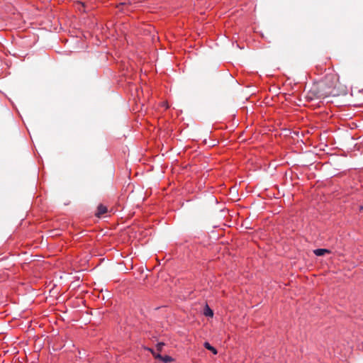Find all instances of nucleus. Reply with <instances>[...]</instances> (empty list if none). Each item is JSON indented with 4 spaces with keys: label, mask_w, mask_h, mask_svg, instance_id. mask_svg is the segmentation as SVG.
<instances>
[{
    "label": "nucleus",
    "mask_w": 363,
    "mask_h": 363,
    "mask_svg": "<svg viewBox=\"0 0 363 363\" xmlns=\"http://www.w3.org/2000/svg\"><path fill=\"white\" fill-rule=\"evenodd\" d=\"M359 210H360L361 211H363V206H361L359 207Z\"/></svg>",
    "instance_id": "obj_10"
},
{
    "label": "nucleus",
    "mask_w": 363,
    "mask_h": 363,
    "mask_svg": "<svg viewBox=\"0 0 363 363\" xmlns=\"http://www.w3.org/2000/svg\"><path fill=\"white\" fill-rule=\"evenodd\" d=\"M339 93L335 91V89L328 86L325 82H319L313 84L311 89L308 92L307 97L311 99H324L330 96H336Z\"/></svg>",
    "instance_id": "obj_1"
},
{
    "label": "nucleus",
    "mask_w": 363,
    "mask_h": 363,
    "mask_svg": "<svg viewBox=\"0 0 363 363\" xmlns=\"http://www.w3.org/2000/svg\"><path fill=\"white\" fill-rule=\"evenodd\" d=\"M203 314L206 315V316H208V317H213V311L209 308V306L208 305H206L204 309H203Z\"/></svg>",
    "instance_id": "obj_5"
},
{
    "label": "nucleus",
    "mask_w": 363,
    "mask_h": 363,
    "mask_svg": "<svg viewBox=\"0 0 363 363\" xmlns=\"http://www.w3.org/2000/svg\"><path fill=\"white\" fill-rule=\"evenodd\" d=\"M54 29H55V31H57V32H60V31L62 29H63V28H62V26H60L59 30H57L56 28H55Z\"/></svg>",
    "instance_id": "obj_9"
},
{
    "label": "nucleus",
    "mask_w": 363,
    "mask_h": 363,
    "mask_svg": "<svg viewBox=\"0 0 363 363\" xmlns=\"http://www.w3.org/2000/svg\"><path fill=\"white\" fill-rule=\"evenodd\" d=\"M106 212H107V208L105 206L100 204L97 208V212L95 213V215L97 217H101L102 215H104Z\"/></svg>",
    "instance_id": "obj_2"
},
{
    "label": "nucleus",
    "mask_w": 363,
    "mask_h": 363,
    "mask_svg": "<svg viewBox=\"0 0 363 363\" xmlns=\"http://www.w3.org/2000/svg\"><path fill=\"white\" fill-rule=\"evenodd\" d=\"M147 350H149L152 354V355L155 357V356H157V353H155V350L151 349V348H147ZM157 354H159L157 353Z\"/></svg>",
    "instance_id": "obj_8"
},
{
    "label": "nucleus",
    "mask_w": 363,
    "mask_h": 363,
    "mask_svg": "<svg viewBox=\"0 0 363 363\" xmlns=\"http://www.w3.org/2000/svg\"><path fill=\"white\" fill-rule=\"evenodd\" d=\"M155 359H160L164 363H169L174 360L170 356L166 355L163 357L161 354H157V356H155Z\"/></svg>",
    "instance_id": "obj_3"
},
{
    "label": "nucleus",
    "mask_w": 363,
    "mask_h": 363,
    "mask_svg": "<svg viewBox=\"0 0 363 363\" xmlns=\"http://www.w3.org/2000/svg\"><path fill=\"white\" fill-rule=\"evenodd\" d=\"M164 343H163V342H159V343L157 345V346H156V347H157V351H159V352H161V351H162V348H163V347H164Z\"/></svg>",
    "instance_id": "obj_7"
},
{
    "label": "nucleus",
    "mask_w": 363,
    "mask_h": 363,
    "mask_svg": "<svg viewBox=\"0 0 363 363\" xmlns=\"http://www.w3.org/2000/svg\"><path fill=\"white\" fill-rule=\"evenodd\" d=\"M314 254L316 255V256H323L325 254H329L330 253V251L328 249H316L313 251Z\"/></svg>",
    "instance_id": "obj_4"
},
{
    "label": "nucleus",
    "mask_w": 363,
    "mask_h": 363,
    "mask_svg": "<svg viewBox=\"0 0 363 363\" xmlns=\"http://www.w3.org/2000/svg\"><path fill=\"white\" fill-rule=\"evenodd\" d=\"M204 347L205 348H206L207 350L211 351L214 354H216L218 353L217 352V350L213 347V346H211L208 342H206L204 343Z\"/></svg>",
    "instance_id": "obj_6"
}]
</instances>
